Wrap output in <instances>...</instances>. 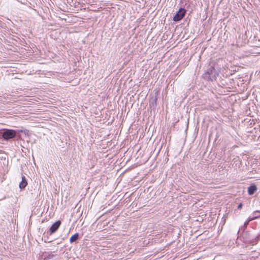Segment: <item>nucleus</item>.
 <instances>
[{"label":"nucleus","mask_w":260,"mask_h":260,"mask_svg":"<svg viewBox=\"0 0 260 260\" xmlns=\"http://www.w3.org/2000/svg\"><path fill=\"white\" fill-rule=\"evenodd\" d=\"M242 238L245 243L254 245L260 240V234L256 235L254 231H245L242 233Z\"/></svg>","instance_id":"obj_1"},{"label":"nucleus","mask_w":260,"mask_h":260,"mask_svg":"<svg viewBox=\"0 0 260 260\" xmlns=\"http://www.w3.org/2000/svg\"><path fill=\"white\" fill-rule=\"evenodd\" d=\"M2 137L6 140H8L15 137L16 132L13 129H6L2 133Z\"/></svg>","instance_id":"obj_2"},{"label":"nucleus","mask_w":260,"mask_h":260,"mask_svg":"<svg viewBox=\"0 0 260 260\" xmlns=\"http://www.w3.org/2000/svg\"><path fill=\"white\" fill-rule=\"evenodd\" d=\"M186 14V10L183 8H180L178 11L173 17V20L174 21H179L181 20L185 16Z\"/></svg>","instance_id":"obj_3"},{"label":"nucleus","mask_w":260,"mask_h":260,"mask_svg":"<svg viewBox=\"0 0 260 260\" xmlns=\"http://www.w3.org/2000/svg\"><path fill=\"white\" fill-rule=\"evenodd\" d=\"M61 224V221L60 220H58L54 222L50 227L49 229L50 234H52L55 233L59 228Z\"/></svg>","instance_id":"obj_4"},{"label":"nucleus","mask_w":260,"mask_h":260,"mask_svg":"<svg viewBox=\"0 0 260 260\" xmlns=\"http://www.w3.org/2000/svg\"><path fill=\"white\" fill-rule=\"evenodd\" d=\"M257 190V187L254 184H252L248 187V193L249 195H252Z\"/></svg>","instance_id":"obj_5"},{"label":"nucleus","mask_w":260,"mask_h":260,"mask_svg":"<svg viewBox=\"0 0 260 260\" xmlns=\"http://www.w3.org/2000/svg\"><path fill=\"white\" fill-rule=\"evenodd\" d=\"M27 185V182L25 176L22 177V180L19 183V187L21 189H24Z\"/></svg>","instance_id":"obj_6"},{"label":"nucleus","mask_w":260,"mask_h":260,"mask_svg":"<svg viewBox=\"0 0 260 260\" xmlns=\"http://www.w3.org/2000/svg\"><path fill=\"white\" fill-rule=\"evenodd\" d=\"M43 256L44 258L47 260L51 259L53 257V254H52V252H45L43 254Z\"/></svg>","instance_id":"obj_7"},{"label":"nucleus","mask_w":260,"mask_h":260,"mask_svg":"<svg viewBox=\"0 0 260 260\" xmlns=\"http://www.w3.org/2000/svg\"><path fill=\"white\" fill-rule=\"evenodd\" d=\"M79 235L78 233H76L75 234L73 235L70 239V241L71 243H73L74 242H75L77 239H78Z\"/></svg>","instance_id":"obj_8"},{"label":"nucleus","mask_w":260,"mask_h":260,"mask_svg":"<svg viewBox=\"0 0 260 260\" xmlns=\"http://www.w3.org/2000/svg\"><path fill=\"white\" fill-rule=\"evenodd\" d=\"M249 222H250V221H249V219H248L247 221H246L244 223V225H243V226H244V228H246L247 227V225L248 224V223H249Z\"/></svg>","instance_id":"obj_9"},{"label":"nucleus","mask_w":260,"mask_h":260,"mask_svg":"<svg viewBox=\"0 0 260 260\" xmlns=\"http://www.w3.org/2000/svg\"><path fill=\"white\" fill-rule=\"evenodd\" d=\"M258 217H259V216H254V217H251V218H249V221H252V220H254V219H255L257 218Z\"/></svg>","instance_id":"obj_10"},{"label":"nucleus","mask_w":260,"mask_h":260,"mask_svg":"<svg viewBox=\"0 0 260 260\" xmlns=\"http://www.w3.org/2000/svg\"><path fill=\"white\" fill-rule=\"evenodd\" d=\"M242 206H243L242 204V203H240L239 204L238 206V209H241L242 208Z\"/></svg>","instance_id":"obj_11"},{"label":"nucleus","mask_w":260,"mask_h":260,"mask_svg":"<svg viewBox=\"0 0 260 260\" xmlns=\"http://www.w3.org/2000/svg\"><path fill=\"white\" fill-rule=\"evenodd\" d=\"M24 133L26 135H28V133H29V131L28 130H24L23 131Z\"/></svg>","instance_id":"obj_12"},{"label":"nucleus","mask_w":260,"mask_h":260,"mask_svg":"<svg viewBox=\"0 0 260 260\" xmlns=\"http://www.w3.org/2000/svg\"><path fill=\"white\" fill-rule=\"evenodd\" d=\"M154 101H155V103L156 104V99H155Z\"/></svg>","instance_id":"obj_13"},{"label":"nucleus","mask_w":260,"mask_h":260,"mask_svg":"<svg viewBox=\"0 0 260 260\" xmlns=\"http://www.w3.org/2000/svg\"><path fill=\"white\" fill-rule=\"evenodd\" d=\"M256 212H259V211H256L255 212V213H256Z\"/></svg>","instance_id":"obj_14"},{"label":"nucleus","mask_w":260,"mask_h":260,"mask_svg":"<svg viewBox=\"0 0 260 260\" xmlns=\"http://www.w3.org/2000/svg\"><path fill=\"white\" fill-rule=\"evenodd\" d=\"M259 217H260V215H259Z\"/></svg>","instance_id":"obj_15"}]
</instances>
